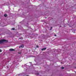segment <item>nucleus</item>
Returning a JSON list of instances; mask_svg holds the SVG:
<instances>
[{"label":"nucleus","instance_id":"obj_1","mask_svg":"<svg viewBox=\"0 0 76 76\" xmlns=\"http://www.w3.org/2000/svg\"><path fill=\"white\" fill-rule=\"evenodd\" d=\"M6 41H7V40L4 39L0 40V44H2L3 42H6Z\"/></svg>","mask_w":76,"mask_h":76},{"label":"nucleus","instance_id":"obj_2","mask_svg":"<svg viewBox=\"0 0 76 76\" xmlns=\"http://www.w3.org/2000/svg\"><path fill=\"white\" fill-rule=\"evenodd\" d=\"M15 49L12 48H11L9 49L10 51H15Z\"/></svg>","mask_w":76,"mask_h":76},{"label":"nucleus","instance_id":"obj_3","mask_svg":"<svg viewBox=\"0 0 76 76\" xmlns=\"http://www.w3.org/2000/svg\"><path fill=\"white\" fill-rule=\"evenodd\" d=\"M24 47V46H23V45H21L19 47V48H23Z\"/></svg>","mask_w":76,"mask_h":76},{"label":"nucleus","instance_id":"obj_4","mask_svg":"<svg viewBox=\"0 0 76 76\" xmlns=\"http://www.w3.org/2000/svg\"><path fill=\"white\" fill-rule=\"evenodd\" d=\"M47 48H42L41 49L42 51H43L44 50H45Z\"/></svg>","mask_w":76,"mask_h":76},{"label":"nucleus","instance_id":"obj_5","mask_svg":"<svg viewBox=\"0 0 76 76\" xmlns=\"http://www.w3.org/2000/svg\"><path fill=\"white\" fill-rule=\"evenodd\" d=\"M4 16L5 17H7V14H4Z\"/></svg>","mask_w":76,"mask_h":76},{"label":"nucleus","instance_id":"obj_6","mask_svg":"<svg viewBox=\"0 0 76 76\" xmlns=\"http://www.w3.org/2000/svg\"><path fill=\"white\" fill-rule=\"evenodd\" d=\"M19 39H23V37H21L19 38Z\"/></svg>","mask_w":76,"mask_h":76},{"label":"nucleus","instance_id":"obj_7","mask_svg":"<svg viewBox=\"0 0 76 76\" xmlns=\"http://www.w3.org/2000/svg\"><path fill=\"white\" fill-rule=\"evenodd\" d=\"M64 69V67H61V69Z\"/></svg>","mask_w":76,"mask_h":76},{"label":"nucleus","instance_id":"obj_8","mask_svg":"<svg viewBox=\"0 0 76 76\" xmlns=\"http://www.w3.org/2000/svg\"><path fill=\"white\" fill-rule=\"evenodd\" d=\"M51 28L50 29V31H51V30H52V28H53V27H51Z\"/></svg>","mask_w":76,"mask_h":76},{"label":"nucleus","instance_id":"obj_9","mask_svg":"<svg viewBox=\"0 0 76 76\" xmlns=\"http://www.w3.org/2000/svg\"><path fill=\"white\" fill-rule=\"evenodd\" d=\"M11 29H12V30H15V28H12Z\"/></svg>","mask_w":76,"mask_h":76},{"label":"nucleus","instance_id":"obj_10","mask_svg":"<svg viewBox=\"0 0 76 76\" xmlns=\"http://www.w3.org/2000/svg\"><path fill=\"white\" fill-rule=\"evenodd\" d=\"M36 47H37V48H39V46L38 45H37Z\"/></svg>","mask_w":76,"mask_h":76},{"label":"nucleus","instance_id":"obj_11","mask_svg":"<svg viewBox=\"0 0 76 76\" xmlns=\"http://www.w3.org/2000/svg\"><path fill=\"white\" fill-rule=\"evenodd\" d=\"M39 73H37V75H39Z\"/></svg>","mask_w":76,"mask_h":76},{"label":"nucleus","instance_id":"obj_12","mask_svg":"<svg viewBox=\"0 0 76 76\" xmlns=\"http://www.w3.org/2000/svg\"><path fill=\"white\" fill-rule=\"evenodd\" d=\"M2 51L1 50V49H0V52H1Z\"/></svg>","mask_w":76,"mask_h":76},{"label":"nucleus","instance_id":"obj_13","mask_svg":"<svg viewBox=\"0 0 76 76\" xmlns=\"http://www.w3.org/2000/svg\"><path fill=\"white\" fill-rule=\"evenodd\" d=\"M45 18V19H47V17H46Z\"/></svg>","mask_w":76,"mask_h":76},{"label":"nucleus","instance_id":"obj_14","mask_svg":"<svg viewBox=\"0 0 76 76\" xmlns=\"http://www.w3.org/2000/svg\"><path fill=\"white\" fill-rule=\"evenodd\" d=\"M55 36H56V35H55Z\"/></svg>","mask_w":76,"mask_h":76},{"label":"nucleus","instance_id":"obj_15","mask_svg":"<svg viewBox=\"0 0 76 76\" xmlns=\"http://www.w3.org/2000/svg\"><path fill=\"white\" fill-rule=\"evenodd\" d=\"M26 76H28V75H26Z\"/></svg>","mask_w":76,"mask_h":76},{"label":"nucleus","instance_id":"obj_16","mask_svg":"<svg viewBox=\"0 0 76 76\" xmlns=\"http://www.w3.org/2000/svg\"><path fill=\"white\" fill-rule=\"evenodd\" d=\"M19 54H21V53H19Z\"/></svg>","mask_w":76,"mask_h":76},{"label":"nucleus","instance_id":"obj_17","mask_svg":"<svg viewBox=\"0 0 76 76\" xmlns=\"http://www.w3.org/2000/svg\"><path fill=\"white\" fill-rule=\"evenodd\" d=\"M60 26V27H61V26Z\"/></svg>","mask_w":76,"mask_h":76}]
</instances>
